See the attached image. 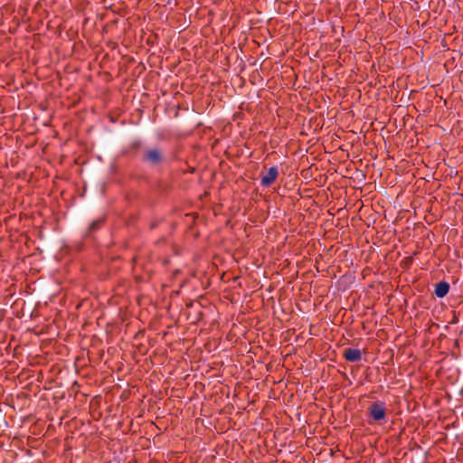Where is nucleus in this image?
<instances>
[{
    "label": "nucleus",
    "instance_id": "obj_1",
    "mask_svg": "<svg viewBox=\"0 0 463 463\" xmlns=\"http://www.w3.org/2000/svg\"><path fill=\"white\" fill-rule=\"evenodd\" d=\"M164 155L159 148H150L144 152L142 161L146 164L157 165L163 162Z\"/></svg>",
    "mask_w": 463,
    "mask_h": 463
},
{
    "label": "nucleus",
    "instance_id": "obj_2",
    "mask_svg": "<svg viewBox=\"0 0 463 463\" xmlns=\"http://www.w3.org/2000/svg\"><path fill=\"white\" fill-rule=\"evenodd\" d=\"M369 415L375 421L383 420L386 417V407L383 402H375L369 408Z\"/></svg>",
    "mask_w": 463,
    "mask_h": 463
},
{
    "label": "nucleus",
    "instance_id": "obj_3",
    "mask_svg": "<svg viewBox=\"0 0 463 463\" xmlns=\"http://www.w3.org/2000/svg\"><path fill=\"white\" fill-rule=\"evenodd\" d=\"M279 175V171L277 166L270 167L268 172L261 176L260 183L264 187H269L271 185L274 181L277 179Z\"/></svg>",
    "mask_w": 463,
    "mask_h": 463
},
{
    "label": "nucleus",
    "instance_id": "obj_4",
    "mask_svg": "<svg viewBox=\"0 0 463 463\" xmlns=\"http://www.w3.org/2000/svg\"><path fill=\"white\" fill-rule=\"evenodd\" d=\"M344 357L351 363L359 362L362 359V353L359 349L347 348L344 351Z\"/></svg>",
    "mask_w": 463,
    "mask_h": 463
},
{
    "label": "nucleus",
    "instance_id": "obj_5",
    "mask_svg": "<svg viewBox=\"0 0 463 463\" xmlns=\"http://www.w3.org/2000/svg\"><path fill=\"white\" fill-rule=\"evenodd\" d=\"M449 283L446 281H440L436 284L434 292L438 298H444L449 293Z\"/></svg>",
    "mask_w": 463,
    "mask_h": 463
},
{
    "label": "nucleus",
    "instance_id": "obj_6",
    "mask_svg": "<svg viewBox=\"0 0 463 463\" xmlns=\"http://www.w3.org/2000/svg\"><path fill=\"white\" fill-rule=\"evenodd\" d=\"M99 223V222H92V223H91V225H90V229H92V230H93V229H95V228H96V226H97Z\"/></svg>",
    "mask_w": 463,
    "mask_h": 463
}]
</instances>
